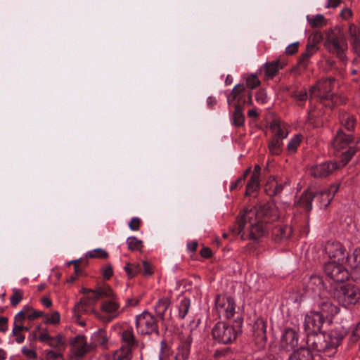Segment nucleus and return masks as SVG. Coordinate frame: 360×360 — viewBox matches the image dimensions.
Here are the masks:
<instances>
[{
    "label": "nucleus",
    "mask_w": 360,
    "mask_h": 360,
    "mask_svg": "<svg viewBox=\"0 0 360 360\" xmlns=\"http://www.w3.org/2000/svg\"><path fill=\"white\" fill-rule=\"evenodd\" d=\"M43 315L44 314L42 311L35 310L30 305H25L23 307L22 310L15 316L14 327L12 333L13 335L16 337L15 340L18 343H22L25 340V336L20 334V331L29 330V328L22 325V322L25 319L32 321Z\"/></svg>",
    "instance_id": "obj_5"
},
{
    "label": "nucleus",
    "mask_w": 360,
    "mask_h": 360,
    "mask_svg": "<svg viewBox=\"0 0 360 360\" xmlns=\"http://www.w3.org/2000/svg\"><path fill=\"white\" fill-rule=\"evenodd\" d=\"M44 355L46 360H64V356L61 351L46 349L44 351Z\"/></svg>",
    "instance_id": "obj_41"
},
{
    "label": "nucleus",
    "mask_w": 360,
    "mask_h": 360,
    "mask_svg": "<svg viewBox=\"0 0 360 360\" xmlns=\"http://www.w3.org/2000/svg\"><path fill=\"white\" fill-rule=\"evenodd\" d=\"M323 250L330 259L338 262H345L347 255L346 249L338 241H328L323 247Z\"/></svg>",
    "instance_id": "obj_13"
},
{
    "label": "nucleus",
    "mask_w": 360,
    "mask_h": 360,
    "mask_svg": "<svg viewBox=\"0 0 360 360\" xmlns=\"http://www.w3.org/2000/svg\"><path fill=\"white\" fill-rule=\"evenodd\" d=\"M316 280L319 283H316V287L319 288V297L320 300L330 299L333 296L331 290V285L330 283H326L323 281L322 277L316 276Z\"/></svg>",
    "instance_id": "obj_25"
},
{
    "label": "nucleus",
    "mask_w": 360,
    "mask_h": 360,
    "mask_svg": "<svg viewBox=\"0 0 360 360\" xmlns=\"http://www.w3.org/2000/svg\"><path fill=\"white\" fill-rule=\"evenodd\" d=\"M82 292L86 297V298L89 300L92 301V303L94 304H95V302L100 299L99 297H97V292L96 289L91 290L88 288H84L82 289Z\"/></svg>",
    "instance_id": "obj_46"
},
{
    "label": "nucleus",
    "mask_w": 360,
    "mask_h": 360,
    "mask_svg": "<svg viewBox=\"0 0 360 360\" xmlns=\"http://www.w3.org/2000/svg\"><path fill=\"white\" fill-rule=\"evenodd\" d=\"M298 44L299 42L297 41L288 45L285 49V53L289 56L293 55L298 50Z\"/></svg>",
    "instance_id": "obj_54"
},
{
    "label": "nucleus",
    "mask_w": 360,
    "mask_h": 360,
    "mask_svg": "<svg viewBox=\"0 0 360 360\" xmlns=\"http://www.w3.org/2000/svg\"><path fill=\"white\" fill-rule=\"evenodd\" d=\"M345 262L350 268V275L356 278L360 277V249H355L352 255L347 254Z\"/></svg>",
    "instance_id": "obj_20"
},
{
    "label": "nucleus",
    "mask_w": 360,
    "mask_h": 360,
    "mask_svg": "<svg viewBox=\"0 0 360 360\" xmlns=\"http://www.w3.org/2000/svg\"><path fill=\"white\" fill-rule=\"evenodd\" d=\"M360 338V323H359L356 328L352 330L351 335V340L353 342H356Z\"/></svg>",
    "instance_id": "obj_57"
},
{
    "label": "nucleus",
    "mask_w": 360,
    "mask_h": 360,
    "mask_svg": "<svg viewBox=\"0 0 360 360\" xmlns=\"http://www.w3.org/2000/svg\"><path fill=\"white\" fill-rule=\"evenodd\" d=\"M143 274L144 276H150L153 274L152 265L147 261H143Z\"/></svg>",
    "instance_id": "obj_53"
},
{
    "label": "nucleus",
    "mask_w": 360,
    "mask_h": 360,
    "mask_svg": "<svg viewBox=\"0 0 360 360\" xmlns=\"http://www.w3.org/2000/svg\"><path fill=\"white\" fill-rule=\"evenodd\" d=\"M333 297L339 304L348 308L360 302V289L353 283H342L334 288Z\"/></svg>",
    "instance_id": "obj_3"
},
{
    "label": "nucleus",
    "mask_w": 360,
    "mask_h": 360,
    "mask_svg": "<svg viewBox=\"0 0 360 360\" xmlns=\"http://www.w3.org/2000/svg\"><path fill=\"white\" fill-rule=\"evenodd\" d=\"M245 84L247 87L253 89L260 84V81L256 75L252 74L247 76Z\"/></svg>",
    "instance_id": "obj_43"
},
{
    "label": "nucleus",
    "mask_w": 360,
    "mask_h": 360,
    "mask_svg": "<svg viewBox=\"0 0 360 360\" xmlns=\"http://www.w3.org/2000/svg\"><path fill=\"white\" fill-rule=\"evenodd\" d=\"M51 337L49 335L46 330H42L39 336V341L46 342V344L50 340Z\"/></svg>",
    "instance_id": "obj_60"
},
{
    "label": "nucleus",
    "mask_w": 360,
    "mask_h": 360,
    "mask_svg": "<svg viewBox=\"0 0 360 360\" xmlns=\"http://www.w3.org/2000/svg\"><path fill=\"white\" fill-rule=\"evenodd\" d=\"M171 304L170 300L168 297L160 298L155 306L156 314L163 319L164 315Z\"/></svg>",
    "instance_id": "obj_29"
},
{
    "label": "nucleus",
    "mask_w": 360,
    "mask_h": 360,
    "mask_svg": "<svg viewBox=\"0 0 360 360\" xmlns=\"http://www.w3.org/2000/svg\"><path fill=\"white\" fill-rule=\"evenodd\" d=\"M124 269L129 278H131L136 276L141 270V265L139 263H126Z\"/></svg>",
    "instance_id": "obj_36"
},
{
    "label": "nucleus",
    "mask_w": 360,
    "mask_h": 360,
    "mask_svg": "<svg viewBox=\"0 0 360 360\" xmlns=\"http://www.w3.org/2000/svg\"><path fill=\"white\" fill-rule=\"evenodd\" d=\"M345 262L335 260L325 262L323 270L326 275L337 283H344L350 276L349 270L345 266Z\"/></svg>",
    "instance_id": "obj_11"
},
{
    "label": "nucleus",
    "mask_w": 360,
    "mask_h": 360,
    "mask_svg": "<svg viewBox=\"0 0 360 360\" xmlns=\"http://www.w3.org/2000/svg\"><path fill=\"white\" fill-rule=\"evenodd\" d=\"M338 188L339 186L331 185L329 189L316 193V199L319 200L321 207L326 209L330 205Z\"/></svg>",
    "instance_id": "obj_21"
},
{
    "label": "nucleus",
    "mask_w": 360,
    "mask_h": 360,
    "mask_svg": "<svg viewBox=\"0 0 360 360\" xmlns=\"http://www.w3.org/2000/svg\"><path fill=\"white\" fill-rule=\"evenodd\" d=\"M270 129L274 135V139H280V140L283 141V139L288 136V126L280 120H274L270 124Z\"/></svg>",
    "instance_id": "obj_23"
},
{
    "label": "nucleus",
    "mask_w": 360,
    "mask_h": 360,
    "mask_svg": "<svg viewBox=\"0 0 360 360\" xmlns=\"http://www.w3.org/2000/svg\"><path fill=\"white\" fill-rule=\"evenodd\" d=\"M101 310L108 315V321L117 318L122 311L117 296L103 302Z\"/></svg>",
    "instance_id": "obj_16"
},
{
    "label": "nucleus",
    "mask_w": 360,
    "mask_h": 360,
    "mask_svg": "<svg viewBox=\"0 0 360 360\" xmlns=\"http://www.w3.org/2000/svg\"><path fill=\"white\" fill-rule=\"evenodd\" d=\"M255 100L258 103L264 104L268 101L266 93L264 90L260 89L255 94Z\"/></svg>",
    "instance_id": "obj_50"
},
{
    "label": "nucleus",
    "mask_w": 360,
    "mask_h": 360,
    "mask_svg": "<svg viewBox=\"0 0 360 360\" xmlns=\"http://www.w3.org/2000/svg\"><path fill=\"white\" fill-rule=\"evenodd\" d=\"M102 274L105 279H109L113 274V271L111 265H107L102 269Z\"/></svg>",
    "instance_id": "obj_56"
},
{
    "label": "nucleus",
    "mask_w": 360,
    "mask_h": 360,
    "mask_svg": "<svg viewBox=\"0 0 360 360\" xmlns=\"http://www.w3.org/2000/svg\"><path fill=\"white\" fill-rule=\"evenodd\" d=\"M240 333L239 326H234L225 322H217L212 330V335L214 340L221 344L233 342Z\"/></svg>",
    "instance_id": "obj_6"
},
{
    "label": "nucleus",
    "mask_w": 360,
    "mask_h": 360,
    "mask_svg": "<svg viewBox=\"0 0 360 360\" xmlns=\"http://www.w3.org/2000/svg\"><path fill=\"white\" fill-rule=\"evenodd\" d=\"M141 224V219L138 217H133L129 223V226L132 231H138Z\"/></svg>",
    "instance_id": "obj_52"
},
{
    "label": "nucleus",
    "mask_w": 360,
    "mask_h": 360,
    "mask_svg": "<svg viewBox=\"0 0 360 360\" xmlns=\"http://www.w3.org/2000/svg\"><path fill=\"white\" fill-rule=\"evenodd\" d=\"M108 342L107 332L103 329H98L94 332L91 337V345L92 349L96 347H105Z\"/></svg>",
    "instance_id": "obj_24"
},
{
    "label": "nucleus",
    "mask_w": 360,
    "mask_h": 360,
    "mask_svg": "<svg viewBox=\"0 0 360 360\" xmlns=\"http://www.w3.org/2000/svg\"><path fill=\"white\" fill-rule=\"evenodd\" d=\"M22 353L29 359H35L37 357V352L31 347H23L22 348Z\"/></svg>",
    "instance_id": "obj_51"
},
{
    "label": "nucleus",
    "mask_w": 360,
    "mask_h": 360,
    "mask_svg": "<svg viewBox=\"0 0 360 360\" xmlns=\"http://www.w3.org/2000/svg\"><path fill=\"white\" fill-rule=\"evenodd\" d=\"M245 117L242 112V108L239 104L236 105L235 111L233 115V123L236 127H241L243 125Z\"/></svg>",
    "instance_id": "obj_38"
},
{
    "label": "nucleus",
    "mask_w": 360,
    "mask_h": 360,
    "mask_svg": "<svg viewBox=\"0 0 360 360\" xmlns=\"http://www.w3.org/2000/svg\"><path fill=\"white\" fill-rule=\"evenodd\" d=\"M356 149L354 147H349V149L342 153L340 163L336 162H326L320 165L319 167H316L317 172L316 177H326L339 167H343L348 164L349 160L356 153Z\"/></svg>",
    "instance_id": "obj_10"
},
{
    "label": "nucleus",
    "mask_w": 360,
    "mask_h": 360,
    "mask_svg": "<svg viewBox=\"0 0 360 360\" xmlns=\"http://www.w3.org/2000/svg\"><path fill=\"white\" fill-rule=\"evenodd\" d=\"M348 32L352 40H354L355 38H359L358 34L359 30L356 25L351 24L349 27Z\"/></svg>",
    "instance_id": "obj_55"
},
{
    "label": "nucleus",
    "mask_w": 360,
    "mask_h": 360,
    "mask_svg": "<svg viewBox=\"0 0 360 360\" xmlns=\"http://www.w3.org/2000/svg\"><path fill=\"white\" fill-rule=\"evenodd\" d=\"M47 345L53 349H56V351H62L65 349V343L60 335L56 338L51 337Z\"/></svg>",
    "instance_id": "obj_40"
},
{
    "label": "nucleus",
    "mask_w": 360,
    "mask_h": 360,
    "mask_svg": "<svg viewBox=\"0 0 360 360\" xmlns=\"http://www.w3.org/2000/svg\"><path fill=\"white\" fill-rule=\"evenodd\" d=\"M353 139L352 134H346L342 129H340L333 139L332 146L335 150H340L345 148Z\"/></svg>",
    "instance_id": "obj_22"
},
{
    "label": "nucleus",
    "mask_w": 360,
    "mask_h": 360,
    "mask_svg": "<svg viewBox=\"0 0 360 360\" xmlns=\"http://www.w3.org/2000/svg\"><path fill=\"white\" fill-rule=\"evenodd\" d=\"M288 360H313V356L309 349L301 348L293 352Z\"/></svg>",
    "instance_id": "obj_30"
},
{
    "label": "nucleus",
    "mask_w": 360,
    "mask_h": 360,
    "mask_svg": "<svg viewBox=\"0 0 360 360\" xmlns=\"http://www.w3.org/2000/svg\"><path fill=\"white\" fill-rule=\"evenodd\" d=\"M86 257L92 259H105L108 257V253L104 249L96 248L94 250L88 251L86 253Z\"/></svg>",
    "instance_id": "obj_39"
},
{
    "label": "nucleus",
    "mask_w": 360,
    "mask_h": 360,
    "mask_svg": "<svg viewBox=\"0 0 360 360\" xmlns=\"http://www.w3.org/2000/svg\"><path fill=\"white\" fill-rule=\"evenodd\" d=\"M244 182H245V177H239L235 181L231 182V186H230V190L233 191L238 188L241 187Z\"/></svg>",
    "instance_id": "obj_58"
},
{
    "label": "nucleus",
    "mask_w": 360,
    "mask_h": 360,
    "mask_svg": "<svg viewBox=\"0 0 360 360\" xmlns=\"http://www.w3.org/2000/svg\"><path fill=\"white\" fill-rule=\"evenodd\" d=\"M285 184H286V183L283 184L282 183H278L275 179H273L266 184L265 186V191L269 195H275L283 191Z\"/></svg>",
    "instance_id": "obj_28"
},
{
    "label": "nucleus",
    "mask_w": 360,
    "mask_h": 360,
    "mask_svg": "<svg viewBox=\"0 0 360 360\" xmlns=\"http://www.w3.org/2000/svg\"><path fill=\"white\" fill-rule=\"evenodd\" d=\"M300 204L308 210L313 209L312 199L310 196L303 195L300 199Z\"/></svg>",
    "instance_id": "obj_49"
},
{
    "label": "nucleus",
    "mask_w": 360,
    "mask_h": 360,
    "mask_svg": "<svg viewBox=\"0 0 360 360\" xmlns=\"http://www.w3.org/2000/svg\"><path fill=\"white\" fill-rule=\"evenodd\" d=\"M215 310L220 318L238 319L240 314L236 311L233 298L226 295H219L215 300Z\"/></svg>",
    "instance_id": "obj_9"
},
{
    "label": "nucleus",
    "mask_w": 360,
    "mask_h": 360,
    "mask_svg": "<svg viewBox=\"0 0 360 360\" xmlns=\"http://www.w3.org/2000/svg\"><path fill=\"white\" fill-rule=\"evenodd\" d=\"M340 122L348 131H352L356 124V119L352 115L344 113L340 117Z\"/></svg>",
    "instance_id": "obj_32"
},
{
    "label": "nucleus",
    "mask_w": 360,
    "mask_h": 360,
    "mask_svg": "<svg viewBox=\"0 0 360 360\" xmlns=\"http://www.w3.org/2000/svg\"><path fill=\"white\" fill-rule=\"evenodd\" d=\"M320 310L316 311V316H319V321L321 325L331 323L332 316L335 311V307H333L329 299L321 300L319 303Z\"/></svg>",
    "instance_id": "obj_14"
},
{
    "label": "nucleus",
    "mask_w": 360,
    "mask_h": 360,
    "mask_svg": "<svg viewBox=\"0 0 360 360\" xmlns=\"http://www.w3.org/2000/svg\"><path fill=\"white\" fill-rule=\"evenodd\" d=\"M8 319L0 316V331L5 333L8 330Z\"/></svg>",
    "instance_id": "obj_62"
},
{
    "label": "nucleus",
    "mask_w": 360,
    "mask_h": 360,
    "mask_svg": "<svg viewBox=\"0 0 360 360\" xmlns=\"http://www.w3.org/2000/svg\"><path fill=\"white\" fill-rule=\"evenodd\" d=\"M301 142V138L300 135H296L292 138L288 143V150L290 153H295L300 146Z\"/></svg>",
    "instance_id": "obj_45"
},
{
    "label": "nucleus",
    "mask_w": 360,
    "mask_h": 360,
    "mask_svg": "<svg viewBox=\"0 0 360 360\" xmlns=\"http://www.w3.org/2000/svg\"><path fill=\"white\" fill-rule=\"evenodd\" d=\"M323 326V325L321 324L316 331V351L320 352L336 349L347 333L346 330L342 333L335 331L333 333H327L326 330H322Z\"/></svg>",
    "instance_id": "obj_4"
},
{
    "label": "nucleus",
    "mask_w": 360,
    "mask_h": 360,
    "mask_svg": "<svg viewBox=\"0 0 360 360\" xmlns=\"http://www.w3.org/2000/svg\"><path fill=\"white\" fill-rule=\"evenodd\" d=\"M96 290L97 292V297H99L100 299L107 298L108 300H110V298L116 297V295L113 292L112 289L108 285L98 287L96 288Z\"/></svg>",
    "instance_id": "obj_34"
},
{
    "label": "nucleus",
    "mask_w": 360,
    "mask_h": 360,
    "mask_svg": "<svg viewBox=\"0 0 360 360\" xmlns=\"http://www.w3.org/2000/svg\"><path fill=\"white\" fill-rule=\"evenodd\" d=\"M127 244L128 248L131 251L139 250L142 248V241L136 237H129L127 239Z\"/></svg>",
    "instance_id": "obj_42"
},
{
    "label": "nucleus",
    "mask_w": 360,
    "mask_h": 360,
    "mask_svg": "<svg viewBox=\"0 0 360 360\" xmlns=\"http://www.w3.org/2000/svg\"><path fill=\"white\" fill-rule=\"evenodd\" d=\"M121 338L124 345L115 353L113 360H131L132 349L137 346L132 328L124 329Z\"/></svg>",
    "instance_id": "obj_8"
},
{
    "label": "nucleus",
    "mask_w": 360,
    "mask_h": 360,
    "mask_svg": "<svg viewBox=\"0 0 360 360\" xmlns=\"http://www.w3.org/2000/svg\"><path fill=\"white\" fill-rule=\"evenodd\" d=\"M193 331L191 330L186 336L184 340H181L176 348V352L172 356L173 360H188L190 354V348L193 342Z\"/></svg>",
    "instance_id": "obj_17"
},
{
    "label": "nucleus",
    "mask_w": 360,
    "mask_h": 360,
    "mask_svg": "<svg viewBox=\"0 0 360 360\" xmlns=\"http://www.w3.org/2000/svg\"><path fill=\"white\" fill-rule=\"evenodd\" d=\"M259 185L260 178L251 176L246 186L245 195H251L259 188Z\"/></svg>",
    "instance_id": "obj_35"
},
{
    "label": "nucleus",
    "mask_w": 360,
    "mask_h": 360,
    "mask_svg": "<svg viewBox=\"0 0 360 360\" xmlns=\"http://www.w3.org/2000/svg\"><path fill=\"white\" fill-rule=\"evenodd\" d=\"M94 303L92 301L89 300L84 295L80 301L77 303L73 309V317L79 319L82 314H95L96 311L94 308Z\"/></svg>",
    "instance_id": "obj_19"
},
{
    "label": "nucleus",
    "mask_w": 360,
    "mask_h": 360,
    "mask_svg": "<svg viewBox=\"0 0 360 360\" xmlns=\"http://www.w3.org/2000/svg\"><path fill=\"white\" fill-rule=\"evenodd\" d=\"M44 322L48 324H57L60 322V314L57 311H53L51 314H46L44 316Z\"/></svg>",
    "instance_id": "obj_44"
},
{
    "label": "nucleus",
    "mask_w": 360,
    "mask_h": 360,
    "mask_svg": "<svg viewBox=\"0 0 360 360\" xmlns=\"http://www.w3.org/2000/svg\"><path fill=\"white\" fill-rule=\"evenodd\" d=\"M72 353L76 357H82L92 349L91 344L86 342L84 335H78L71 342Z\"/></svg>",
    "instance_id": "obj_15"
},
{
    "label": "nucleus",
    "mask_w": 360,
    "mask_h": 360,
    "mask_svg": "<svg viewBox=\"0 0 360 360\" xmlns=\"http://www.w3.org/2000/svg\"><path fill=\"white\" fill-rule=\"evenodd\" d=\"M136 327L141 335H158V325L155 317L148 311H143L136 317Z\"/></svg>",
    "instance_id": "obj_12"
},
{
    "label": "nucleus",
    "mask_w": 360,
    "mask_h": 360,
    "mask_svg": "<svg viewBox=\"0 0 360 360\" xmlns=\"http://www.w3.org/2000/svg\"><path fill=\"white\" fill-rule=\"evenodd\" d=\"M273 212L275 211L266 205L259 209L243 210L229 231L234 236H240L241 240L257 239L264 234V224L277 219L276 214L272 215Z\"/></svg>",
    "instance_id": "obj_1"
},
{
    "label": "nucleus",
    "mask_w": 360,
    "mask_h": 360,
    "mask_svg": "<svg viewBox=\"0 0 360 360\" xmlns=\"http://www.w3.org/2000/svg\"><path fill=\"white\" fill-rule=\"evenodd\" d=\"M22 292L19 290L14 289L13 293L10 298L11 304L13 306L15 307L20 303V302L22 300Z\"/></svg>",
    "instance_id": "obj_47"
},
{
    "label": "nucleus",
    "mask_w": 360,
    "mask_h": 360,
    "mask_svg": "<svg viewBox=\"0 0 360 360\" xmlns=\"http://www.w3.org/2000/svg\"><path fill=\"white\" fill-rule=\"evenodd\" d=\"M281 345L286 351L295 349L298 346V335L297 332L291 328H285L281 337Z\"/></svg>",
    "instance_id": "obj_18"
},
{
    "label": "nucleus",
    "mask_w": 360,
    "mask_h": 360,
    "mask_svg": "<svg viewBox=\"0 0 360 360\" xmlns=\"http://www.w3.org/2000/svg\"><path fill=\"white\" fill-rule=\"evenodd\" d=\"M285 65V63L280 60L266 63L264 65L265 76L268 78H273Z\"/></svg>",
    "instance_id": "obj_26"
},
{
    "label": "nucleus",
    "mask_w": 360,
    "mask_h": 360,
    "mask_svg": "<svg viewBox=\"0 0 360 360\" xmlns=\"http://www.w3.org/2000/svg\"><path fill=\"white\" fill-rule=\"evenodd\" d=\"M334 81V79L326 78L316 82V99L319 98V105L333 108L339 103V97L331 93Z\"/></svg>",
    "instance_id": "obj_7"
},
{
    "label": "nucleus",
    "mask_w": 360,
    "mask_h": 360,
    "mask_svg": "<svg viewBox=\"0 0 360 360\" xmlns=\"http://www.w3.org/2000/svg\"><path fill=\"white\" fill-rule=\"evenodd\" d=\"M323 40H326L324 44L329 52L335 55L341 61L347 60L345 52L348 46L345 38L340 39L332 28L327 30L324 34L316 30V44Z\"/></svg>",
    "instance_id": "obj_2"
},
{
    "label": "nucleus",
    "mask_w": 360,
    "mask_h": 360,
    "mask_svg": "<svg viewBox=\"0 0 360 360\" xmlns=\"http://www.w3.org/2000/svg\"><path fill=\"white\" fill-rule=\"evenodd\" d=\"M327 23V20L324 18L323 15L316 14V28L319 27H323L326 25Z\"/></svg>",
    "instance_id": "obj_61"
},
{
    "label": "nucleus",
    "mask_w": 360,
    "mask_h": 360,
    "mask_svg": "<svg viewBox=\"0 0 360 360\" xmlns=\"http://www.w3.org/2000/svg\"><path fill=\"white\" fill-rule=\"evenodd\" d=\"M245 90V86L243 84H238L234 86L232 91V94L233 95V97H236L237 94H240V92L243 91Z\"/></svg>",
    "instance_id": "obj_63"
},
{
    "label": "nucleus",
    "mask_w": 360,
    "mask_h": 360,
    "mask_svg": "<svg viewBox=\"0 0 360 360\" xmlns=\"http://www.w3.org/2000/svg\"><path fill=\"white\" fill-rule=\"evenodd\" d=\"M352 49L354 53L360 57V40L359 38H355L352 40Z\"/></svg>",
    "instance_id": "obj_59"
},
{
    "label": "nucleus",
    "mask_w": 360,
    "mask_h": 360,
    "mask_svg": "<svg viewBox=\"0 0 360 360\" xmlns=\"http://www.w3.org/2000/svg\"><path fill=\"white\" fill-rule=\"evenodd\" d=\"M292 234L291 227L288 226L276 227L273 230V237L276 242L288 238Z\"/></svg>",
    "instance_id": "obj_27"
},
{
    "label": "nucleus",
    "mask_w": 360,
    "mask_h": 360,
    "mask_svg": "<svg viewBox=\"0 0 360 360\" xmlns=\"http://www.w3.org/2000/svg\"><path fill=\"white\" fill-rule=\"evenodd\" d=\"M191 306V300L187 297H183L179 301L177 309H178V316L183 319L186 317L188 312Z\"/></svg>",
    "instance_id": "obj_33"
},
{
    "label": "nucleus",
    "mask_w": 360,
    "mask_h": 360,
    "mask_svg": "<svg viewBox=\"0 0 360 360\" xmlns=\"http://www.w3.org/2000/svg\"><path fill=\"white\" fill-rule=\"evenodd\" d=\"M172 352L167 347H162L158 356V360H170Z\"/></svg>",
    "instance_id": "obj_48"
},
{
    "label": "nucleus",
    "mask_w": 360,
    "mask_h": 360,
    "mask_svg": "<svg viewBox=\"0 0 360 360\" xmlns=\"http://www.w3.org/2000/svg\"><path fill=\"white\" fill-rule=\"evenodd\" d=\"M198 248V242L193 240L187 243V248L190 252H195Z\"/></svg>",
    "instance_id": "obj_64"
},
{
    "label": "nucleus",
    "mask_w": 360,
    "mask_h": 360,
    "mask_svg": "<svg viewBox=\"0 0 360 360\" xmlns=\"http://www.w3.org/2000/svg\"><path fill=\"white\" fill-rule=\"evenodd\" d=\"M253 330L256 336L259 337L262 340H264L266 326L263 319L259 318L255 321Z\"/></svg>",
    "instance_id": "obj_31"
},
{
    "label": "nucleus",
    "mask_w": 360,
    "mask_h": 360,
    "mask_svg": "<svg viewBox=\"0 0 360 360\" xmlns=\"http://www.w3.org/2000/svg\"><path fill=\"white\" fill-rule=\"evenodd\" d=\"M283 141L272 138L269 142V150L272 155H278L282 151Z\"/></svg>",
    "instance_id": "obj_37"
}]
</instances>
